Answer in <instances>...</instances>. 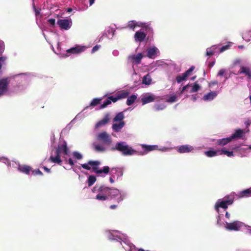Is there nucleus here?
Segmentation results:
<instances>
[{"label": "nucleus", "instance_id": "36", "mask_svg": "<svg viewBox=\"0 0 251 251\" xmlns=\"http://www.w3.org/2000/svg\"><path fill=\"white\" fill-rule=\"evenodd\" d=\"M242 38L247 42L251 41V30L244 32L242 34Z\"/></svg>", "mask_w": 251, "mask_h": 251}, {"label": "nucleus", "instance_id": "38", "mask_svg": "<svg viewBox=\"0 0 251 251\" xmlns=\"http://www.w3.org/2000/svg\"><path fill=\"white\" fill-rule=\"evenodd\" d=\"M95 150L98 152H104L106 151L107 149L103 145L98 144H94Z\"/></svg>", "mask_w": 251, "mask_h": 251}, {"label": "nucleus", "instance_id": "34", "mask_svg": "<svg viewBox=\"0 0 251 251\" xmlns=\"http://www.w3.org/2000/svg\"><path fill=\"white\" fill-rule=\"evenodd\" d=\"M137 97V94H132L130 96L128 97L126 100V104L128 106L132 104L136 100Z\"/></svg>", "mask_w": 251, "mask_h": 251}, {"label": "nucleus", "instance_id": "31", "mask_svg": "<svg viewBox=\"0 0 251 251\" xmlns=\"http://www.w3.org/2000/svg\"><path fill=\"white\" fill-rule=\"evenodd\" d=\"M115 29L112 27H108L106 30L105 34L109 39H112L115 35Z\"/></svg>", "mask_w": 251, "mask_h": 251}, {"label": "nucleus", "instance_id": "12", "mask_svg": "<svg viewBox=\"0 0 251 251\" xmlns=\"http://www.w3.org/2000/svg\"><path fill=\"white\" fill-rule=\"evenodd\" d=\"M97 138L99 141L107 145H109L112 142L110 136L105 131L99 133L97 135Z\"/></svg>", "mask_w": 251, "mask_h": 251}, {"label": "nucleus", "instance_id": "13", "mask_svg": "<svg viewBox=\"0 0 251 251\" xmlns=\"http://www.w3.org/2000/svg\"><path fill=\"white\" fill-rule=\"evenodd\" d=\"M194 67L191 66L188 70L184 73L179 75L176 77V80L178 83H180L182 81L186 80L191 73L193 71Z\"/></svg>", "mask_w": 251, "mask_h": 251}, {"label": "nucleus", "instance_id": "27", "mask_svg": "<svg viewBox=\"0 0 251 251\" xmlns=\"http://www.w3.org/2000/svg\"><path fill=\"white\" fill-rule=\"evenodd\" d=\"M109 120V114H106L102 120L99 121L96 124L95 127L98 128L99 127L104 126L105 125H106V124L108 123Z\"/></svg>", "mask_w": 251, "mask_h": 251}, {"label": "nucleus", "instance_id": "53", "mask_svg": "<svg viewBox=\"0 0 251 251\" xmlns=\"http://www.w3.org/2000/svg\"><path fill=\"white\" fill-rule=\"evenodd\" d=\"M33 10L35 12V16L36 17V18L37 17V16L40 14V11H41V9H36L35 6V5L34 4H33Z\"/></svg>", "mask_w": 251, "mask_h": 251}, {"label": "nucleus", "instance_id": "6", "mask_svg": "<svg viewBox=\"0 0 251 251\" xmlns=\"http://www.w3.org/2000/svg\"><path fill=\"white\" fill-rule=\"evenodd\" d=\"M144 57V55L142 52L138 53L137 54H130L128 56L127 63L128 64H131L132 65V69L134 72H135L134 66L140 64Z\"/></svg>", "mask_w": 251, "mask_h": 251}, {"label": "nucleus", "instance_id": "14", "mask_svg": "<svg viewBox=\"0 0 251 251\" xmlns=\"http://www.w3.org/2000/svg\"><path fill=\"white\" fill-rule=\"evenodd\" d=\"M119 100L118 97L116 95V96H109L108 97L100 106L99 109H101L107 107L108 105L111 103V102H115Z\"/></svg>", "mask_w": 251, "mask_h": 251}, {"label": "nucleus", "instance_id": "10", "mask_svg": "<svg viewBox=\"0 0 251 251\" xmlns=\"http://www.w3.org/2000/svg\"><path fill=\"white\" fill-rule=\"evenodd\" d=\"M146 52V56L150 59H154L160 54L159 49L154 46L148 48Z\"/></svg>", "mask_w": 251, "mask_h": 251}, {"label": "nucleus", "instance_id": "25", "mask_svg": "<svg viewBox=\"0 0 251 251\" xmlns=\"http://www.w3.org/2000/svg\"><path fill=\"white\" fill-rule=\"evenodd\" d=\"M4 50V42L1 40H0V55H1ZM6 60V57L5 56H1L0 57V72H1V69L2 67V64Z\"/></svg>", "mask_w": 251, "mask_h": 251}, {"label": "nucleus", "instance_id": "16", "mask_svg": "<svg viewBox=\"0 0 251 251\" xmlns=\"http://www.w3.org/2000/svg\"><path fill=\"white\" fill-rule=\"evenodd\" d=\"M232 149L234 150L235 153L239 151V155L241 157H245L247 156V152L249 151V150H251V145H250L248 148H242L239 147H232Z\"/></svg>", "mask_w": 251, "mask_h": 251}, {"label": "nucleus", "instance_id": "7", "mask_svg": "<svg viewBox=\"0 0 251 251\" xmlns=\"http://www.w3.org/2000/svg\"><path fill=\"white\" fill-rule=\"evenodd\" d=\"M200 149V147H194L188 144L177 147V151L179 153H185L190 152H194L195 150Z\"/></svg>", "mask_w": 251, "mask_h": 251}, {"label": "nucleus", "instance_id": "37", "mask_svg": "<svg viewBox=\"0 0 251 251\" xmlns=\"http://www.w3.org/2000/svg\"><path fill=\"white\" fill-rule=\"evenodd\" d=\"M190 86L191 87V90L189 91V93H192L194 92H196L199 91L200 89V86L197 82H195L192 84H190Z\"/></svg>", "mask_w": 251, "mask_h": 251}, {"label": "nucleus", "instance_id": "2", "mask_svg": "<svg viewBox=\"0 0 251 251\" xmlns=\"http://www.w3.org/2000/svg\"><path fill=\"white\" fill-rule=\"evenodd\" d=\"M101 163L99 160H89L87 163L81 165V167L87 170H92V171L99 176H105L110 171L107 166H104L102 169H99Z\"/></svg>", "mask_w": 251, "mask_h": 251}, {"label": "nucleus", "instance_id": "18", "mask_svg": "<svg viewBox=\"0 0 251 251\" xmlns=\"http://www.w3.org/2000/svg\"><path fill=\"white\" fill-rule=\"evenodd\" d=\"M147 34L142 29L137 31L134 35V39L136 42H142L146 38Z\"/></svg>", "mask_w": 251, "mask_h": 251}, {"label": "nucleus", "instance_id": "50", "mask_svg": "<svg viewBox=\"0 0 251 251\" xmlns=\"http://www.w3.org/2000/svg\"><path fill=\"white\" fill-rule=\"evenodd\" d=\"M129 251H145L143 249H138L136 248L134 246L130 247Z\"/></svg>", "mask_w": 251, "mask_h": 251}, {"label": "nucleus", "instance_id": "9", "mask_svg": "<svg viewBox=\"0 0 251 251\" xmlns=\"http://www.w3.org/2000/svg\"><path fill=\"white\" fill-rule=\"evenodd\" d=\"M57 24L61 29L69 30L72 25L71 19H59L57 21Z\"/></svg>", "mask_w": 251, "mask_h": 251}, {"label": "nucleus", "instance_id": "46", "mask_svg": "<svg viewBox=\"0 0 251 251\" xmlns=\"http://www.w3.org/2000/svg\"><path fill=\"white\" fill-rule=\"evenodd\" d=\"M251 193V189H245L241 192L240 195L241 197L248 196L249 194Z\"/></svg>", "mask_w": 251, "mask_h": 251}, {"label": "nucleus", "instance_id": "23", "mask_svg": "<svg viewBox=\"0 0 251 251\" xmlns=\"http://www.w3.org/2000/svg\"><path fill=\"white\" fill-rule=\"evenodd\" d=\"M217 92L211 91L205 94L202 97V100L206 101H211L215 99L217 97Z\"/></svg>", "mask_w": 251, "mask_h": 251}, {"label": "nucleus", "instance_id": "30", "mask_svg": "<svg viewBox=\"0 0 251 251\" xmlns=\"http://www.w3.org/2000/svg\"><path fill=\"white\" fill-rule=\"evenodd\" d=\"M18 170L22 173H24L27 175H29L30 173L31 172V168L30 166L24 165L21 166L20 165H19Z\"/></svg>", "mask_w": 251, "mask_h": 251}, {"label": "nucleus", "instance_id": "33", "mask_svg": "<svg viewBox=\"0 0 251 251\" xmlns=\"http://www.w3.org/2000/svg\"><path fill=\"white\" fill-rule=\"evenodd\" d=\"M101 98H95L92 101L90 102L89 106H86L83 110V111L85 110L86 109L88 108V107H94L97 106L98 104H99L101 100Z\"/></svg>", "mask_w": 251, "mask_h": 251}, {"label": "nucleus", "instance_id": "47", "mask_svg": "<svg viewBox=\"0 0 251 251\" xmlns=\"http://www.w3.org/2000/svg\"><path fill=\"white\" fill-rule=\"evenodd\" d=\"M107 196L101 195L100 194H99L96 196V199L100 201L106 200L107 199Z\"/></svg>", "mask_w": 251, "mask_h": 251}, {"label": "nucleus", "instance_id": "60", "mask_svg": "<svg viewBox=\"0 0 251 251\" xmlns=\"http://www.w3.org/2000/svg\"><path fill=\"white\" fill-rule=\"evenodd\" d=\"M112 54L114 56H117L119 55V52L118 50H114L113 51Z\"/></svg>", "mask_w": 251, "mask_h": 251}, {"label": "nucleus", "instance_id": "1", "mask_svg": "<svg viewBox=\"0 0 251 251\" xmlns=\"http://www.w3.org/2000/svg\"><path fill=\"white\" fill-rule=\"evenodd\" d=\"M70 151L67 147V143L64 141L62 144L58 145L57 148L53 152L52 151L51 155L48 159V161L61 165L62 162L61 157H62L66 163L69 164L71 166L74 165V162L72 158L68 159L67 156L69 155Z\"/></svg>", "mask_w": 251, "mask_h": 251}, {"label": "nucleus", "instance_id": "51", "mask_svg": "<svg viewBox=\"0 0 251 251\" xmlns=\"http://www.w3.org/2000/svg\"><path fill=\"white\" fill-rule=\"evenodd\" d=\"M206 63L207 65V66L209 68H211L213 67V66L214 65L215 61L214 60L209 61L208 60H207Z\"/></svg>", "mask_w": 251, "mask_h": 251}, {"label": "nucleus", "instance_id": "26", "mask_svg": "<svg viewBox=\"0 0 251 251\" xmlns=\"http://www.w3.org/2000/svg\"><path fill=\"white\" fill-rule=\"evenodd\" d=\"M226 227L229 230L237 231L239 230L240 226L237 222H234L233 223H226Z\"/></svg>", "mask_w": 251, "mask_h": 251}, {"label": "nucleus", "instance_id": "58", "mask_svg": "<svg viewBox=\"0 0 251 251\" xmlns=\"http://www.w3.org/2000/svg\"><path fill=\"white\" fill-rule=\"evenodd\" d=\"M190 86V84H187L185 86H184L181 90V93H183L185 91L187 90V89Z\"/></svg>", "mask_w": 251, "mask_h": 251}, {"label": "nucleus", "instance_id": "45", "mask_svg": "<svg viewBox=\"0 0 251 251\" xmlns=\"http://www.w3.org/2000/svg\"><path fill=\"white\" fill-rule=\"evenodd\" d=\"M73 155L74 157L78 160H80L83 157L82 155L80 152L76 151L73 152Z\"/></svg>", "mask_w": 251, "mask_h": 251}, {"label": "nucleus", "instance_id": "61", "mask_svg": "<svg viewBox=\"0 0 251 251\" xmlns=\"http://www.w3.org/2000/svg\"><path fill=\"white\" fill-rule=\"evenodd\" d=\"M43 169L47 173H50V170L49 168H48L46 166H44L43 167Z\"/></svg>", "mask_w": 251, "mask_h": 251}, {"label": "nucleus", "instance_id": "32", "mask_svg": "<svg viewBox=\"0 0 251 251\" xmlns=\"http://www.w3.org/2000/svg\"><path fill=\"white\" fill-rule=\"evenodd\" d=\"M166 107V104L164 102L155 103L153 106V109L155 111H159L164 109Z\"/></svg>", "mask_w": 251, "mask_h": 251}, {"label": "nucleus", "instance_id": "52", "mask_svg": "<svg viewBox=\"0 0 251 251\" xmlns=\"http://www.w3.org/2000/svg\"><path fill=\"white\" fill-rule=\"evenodd\" d=\"M228 48H229V46L228 45L223 46L221 48L219 47V53H220L221 52H222L226 50H227L228 49Z\"/></svg>", "mask_w": 251, "mask_h": 251}, {"label": "nucleus", "instance_id": "55", "mask_svg": "<svg viewBox=\"0 0 251 251\" xmlns=\"http://www.w3.org/2000/svg\"><path fill=\"white\" fill-rule=\"evenodd\" d=\"M79 115V114L77 115L76 116L75 118L73 120H72V121H71V122L70 123V124L66 126V127H65V128H64V129L62 131V132H63V131H64L65 130H67V129H70V128H71V126H70V125L72 123H73V122H74V121L75 120V119H77V118L78 117Z\"/></svg>", "mask_w": 251, "mask_h": 251}, {"label": "nucleus", "instance_id": "44", "mask_svg": "<svg viewBox=\"0 0 251 251\" xmlns=\"http://www.w3.org/2000/svg\"><path fill=\"white\" fill-rule=\"evenodd\" d=\"M0 162H2L3 163L5 164L8 167L10 165V162L9 160L5 157L2 156L0 157Z\"/></svg>", "mask_w": 251, "mask_h": 251}, {"label": "nucleus", "instance_id": "40", "mask_svg": "<svg viewBox=\"0 0 251 251\" xmlns=\"http://www.w3.org/2000/svg\"><path fill=\"white\" fill-rule=\"evenodd\" d=\"M129 93L127 91H123L117 94L119 100L125 99L128 96Z\"/></svg>", "mask_w": 251, "mask_h": 251}, {"label": "nucleus", "instance_id": "64", "mask_svg": "<svg viewBox=\"0 0 251 251\" xmlns=\"http://www.w3.org/2000/svg\"><path fill=\"white\" fill-rule=\"evenodd\" d=\"M95 0H89V5L91 6L95 2Z\"/></svg>", "mask_w": 251, "mask_h": 251}, {"label": "nucleus", "instance_id": "63", "mask_svg": "<svg viewBox=\"0 0 251 251\" xmlns=\"http://www.w3.org/2000/svg\"><path fill=\"white\" fill-rule=\"evenodd\" d=\"M245 124L246 125L247 128H246L245 129H243V130L246 131V130H248V128L249 127V126H250V123L248 122H246L245 123ZM248 130H249V129H248ZM249 132V131H248V132ZM247 133H248V132Z\"/></svg>", "mask_w": 251, "mask_h": 251}, {"label": "nucleus", "instance_id": "57", "mask_svg": "<svg viewBox=\"0 0 251 251\" xmlns=\"http://www.w3.org/2000/svg\"><path fill=\"white\" fill-rule=\"evenodd\" d=\"M100 47V45H97L95 46L92 49L91 52L94 53L96 51H97Z\"/></svg>", "mask_w": 251, "mask_h": 251}, {"label": "nucleus", "instance_id": "41", "mask_svg": "<svg viewBox=\"0 0 251 251\" xmlns=\"http://www.w3.org/2000/svg\"><path fill=\"white\" fill-rule=\"evenodd\" d=\"M96 181V177L93 175L89 176L87 179L88 185L89 187L92 186Z\"/></svg>", "mask_w": 251, "mask_h": 251}, {"label": "nucleus", "instance_id": "4", "mask_svg": "<svg viewBox=\"0 0 251 251\" xmlns=\"http://www.w3.org/2000/svg\"><path fill=\"white\" fill-rule=\"evenodd\" d=\"M111 150L113 151H118L121 152L124 156H130L136 154L137 151L129 147L126 142H117L114 147L111 148Z\"/></svg>", "mask_w": 251, "mask_h": 251}, {"label": "nucleus", "instance_id": "56", "mask_svg": "<svg viewBox=\"0 0 251 251\" xmlns=\"http://www.w3.org/2000/svg\"><path fill=\"white\" fill-rule=\"evenodd\" d=\"M225 73H226V70L222 69H221L219 70V71L217 74V75L220 76H224V75L225 74Z\"/></svg>", "mask_w": 251, "mask_h": 251}, {"label": "nucleus", "instance_id": "43", "mask_svg": "<svg viewBox=\"0 0 251 251\" xmlns=\"http://www.w3.org/2000/svg\"><path fill=\"white\" fill-rule=\"evenodd\" d=\"M136 21H134V20L130 21H129L128 23V27L129 28L134 30L135 27L136 26Z\"/></svg>", "mask_w": 251, "mask_h": 251}, {"label": "nucleus", "instance_id": "24", "mask_svg": "<svg viewBox=\"0 0 251 251\" xmlns=\"http://www.w3.org/2000/svg\"><path fill=\"white\" fill-rule=\"evenodd\" d=\"M125 125V122H122L118 123H117V122H115L112 126V129L115 132H119L124 127Z\"/></svg>", "mask_w": 251, "mask_h": 251}, {"label": "nucleus", "instance_id": "54", "mask_svg": "<svg viewBox=\"0 0 251 251\" xmlns=\"http://www.w3.org/2000/svg\"><path fill=\"white\" fill-rule=\"evenodd\" d=\"M48 21L50 24L51 26L54 27L55 23V19L50 18L48 19Z\"/></svg>", "mask_w": 251, "mask_h": 251}, {"label": "nucleus", "instance_id": "5", "mask_svg": "<svg viewBox=\"0 0 251 251\" xmlns=\"http://www.w3.org/2000/svg\"><path fill=\"white\" fill-rule=\"evenodd\" d=\"M30 77L29 73H23L14 75L13 79L18 83L14 88V92L18 93L24 90Z\"/></svg>", "mask_w": 251, "mask_h": 251}, {"label": "nucleus", "instance_id": "19", "mask_svg": "<svg viewBox=\"0 0 251 251\" xmlns=\"http://www.w3.org/2000/svg\"><path fill=\"white\" fill-rule=\"evenodd\" d=\"M219 45H213L210 48H208L206 49V54L207 56H211L214 54H219Z\"/></svg>", "mask_w": 251, "mask_h": 251}, {"label": "nucleus", "instance_id": "8", "mask_svg": "<svg viewBox=\"0 0 251 251\" xmlns=\"http://www.w3.org/2000/svg\"><path fill=\"white\" fill-rule=\"evenodd\" d=\"M233 202V200L229 199V197H225L223 200L220 201L219 200L215 204V209L218 210L219 207L223 208L224 209H226L228 205H230Z\"/></svg>", "mask_w": 251, "mask_h": 251}, {"label": "nucleus", "instance_id": "20", "mask_svg": "<svg viewBox=\"0 0 251 251\" xmlns=\"http://www.w3.org/2000/svg\"><path fill=\"white\" fill-rule=\"evenodd\" d=\"M237 74H244L248 79L251 78V70L248 67L241 66Z\"/></svg>", "mask_w": 251, "mask_h": 251}, {"label": "nucleus", "instance_id": "29", "mask_svg": "<svg viewBox=\"0 0 251 251\" xmlns=\"http://www.w3.org/2000/svg\"><path fill=\"white\" fill-rule=\"evenodd\" d=\"M124 118H125V116H124V112H120L117 113L115 115L114 118L113 119V122L114 123H115V122L120 123L122 122H124L123 121Z\"/></svg>", "mask_w": 251, "mask_h": 251}, {"label": "nucleus", "instance_id": "15", "mask_svg": "<svg viewBox=\"0 0 251 251\" xmlns=\"http://www.w3.org/2000/svg\"><path fill=\"white\" fill-rule=\"evenodd\" d=\"M8 79L3 78L0 80V97L3 95L7 91Z\"/></svg>", "mask_w": 251, "mask_h": 251}, {"label": "nucleus", "instance_id": "3", "mask_svg": "<svg viewBox=\"0 0 251 251\" xmlns=\"http://www.w3.org/2000/svg\"><path fill=\"white\" fill-rule=\"evenodd\" d=\"M248 131V129L245 131V130H242L240 128L236 129L234 130V132L229 137L223 138L218 140L216 142V145L225 146L233 140H245L246 139V132Z\"/></svg>", "mask_w": 251, "mask_h": 251}, {"label": "nucleus", "instance_id": "35", "mask_svg": "<svg viewBox=\"0 0 251 251\" xmlns=\"http://www.w3.org/2000/svg\"><path fill=\"white\" fill-rule=\"evenodd\" d=\"M152 79L151 76L148 74L143 77L142 83L145 85H149L151 84Z\"/></svg>", "mask_w": 251, "mask_h": 251}, {"label": "nucleus", "instance_id": "59", "mask_svg": "<svg viewBox=\"0 0 251 251\" xmlns=\"http://www.w3.org/2000/svg\"><path fill=\"white\" fill-rule=\"evenodd\" d=\"M145 23H143L140 22H136V26L144 27L145 26Z\"/></svg>", "mask_w": 251, "mask_h": 251}, {"label": "nucleus", "instance_id": "22", "mask_svg": "<svg viewBox=\"0 0 251 251\" xmlns=\"http://www.w3.org/2000/svg\"><path fill=\"white\" fill-rule=\"evenodd\" d=\"M155 99L153 95L147 93L143 96L141 99V101L142 102V104L144 105L148 103L153 101Z\"/></svg>", "mask_w": 251, "mask_h": 251}, {"label": "nucleus", "instance_id": "48", "mask_svg": "<svg viewBox=\"0 0 251 251\" xmlns=\"http://www.w3.org/2000/svg\"><path fill=\"white\" fill-rule=\"evenodd\" d=\"M31 175L35 176V175H42L43 173L40 171L39 169H35L32 171H31Z\"/></svg>", "mask_w": 251, "mask_h": 251}, {"label": "nucleus", "instance_id": "62", "mask_svg": "<svg viewBox=\"0 0 251 251\" xmlns=\"http://www.w3.org/2000/svg\"><path fill=\"white\" fill-rule=\"evenodd\" d=\"M115 179H116V178H114L113 177V176H111L109 178V181L111 183H113L114 182Z\"/></svg>", "mask_w": 251, "mask_h": 251}, {"label": "nucleus", "instance_id": "39", "mask_svg": "<svg viewBox=\"0 0 251 251\" xmlns=\"http://www.w3.org/2000/svg\"><path fill=\"white\" fill-rule=\"evenodd\" d=\"M220 153H221V155H223V154L226 155L228 157H232L234 155L233 152L232 151H227L225 148L220 150Z\"/></svg>", "mask_w": 251, "mask_h": 251}, {"label": "nucleus", "instance_id": "17", "mask_svg": "<svg viewBox=\"0 0 251 251\" xmlns=\"http://www.w3.org/2000/svg\"><path fill=\"white\" fill-rule=\"evenodd\" d=\"M110 174L117 179L122 176L123 175V169L121 168H113L111 169Z\"/></svg>", "mask_w": 251, "mask_h": 251}, {"label": "nucleus", "instance_id": "49", "mask_svg": "<svg viewBox=\"0 0 251 251\" xmlns=\"http://www.w3.org/2000/svg\"><path fill=\"white\" fill-rule=\"evenodd\" d=\"M158 150L163 152L169 151L171 150V148L167 147H161L160 148L158 147Z\"/></svg>", "mask_w": 251, "mask_h": 251}, {"label": "nucleus", "instance_id": "11", "mask_svg": "<svg viewBox=\"0 0 251 251\" xmlns=\"http://www.w3.org/2000/svg\"><path fill=\"white\" fill-rule=\"evenodd\" d=\"M142 151H137L136 154L139 155H144L147 154L149 152L154 150H157L158 149L157 145H147L145 144H142L141 145Z\"/></svg>", "mask_w": 251, "mask_h": 251}, {"label": "nucleus", "instance_id": "21", "mask_svg": "<svg viewBox=\"0 0 251 251\" xmlns=\"http://www.w3.org/2000/svg\"><path fill=\"white\" fill-rule=\"evenodd\" d=\"M204 154L208 157H212L221 155L220 150H215L213 148H210L209 150L204 151Z\"/></svg>", "mask_w": 251, "mask_h": 251}, {"label": "nucleus", "instance_id": "28", "mask_svg": "<svg viewBox=\"0 0 251 251\" xmlns=\"http://www.w3.org/2000/svg\"><path fill=\"white\" fill-rule=\"evenodd\" d=\"M85 49L84 47L76 46L68 50L67 51L68 53H78L84 51Z\"/></svg>", "mask_w": 251, "mask_h": 251}, {"label": "nucleus", "instance_id": "42", "mask_svg": "<svg viewBox=\"0 0 251 251\" xmlns=\"http://www.w3.org/2000/svg\"><path fill=\"white\" fill-rule=\"evenodd\" d=\"M176 96L175 95H171L168 96L166 99V101L168 102L172 103L176 101Z\"/></svg>", "mask_w": 251, "mask_h": 251}]
</instances>
